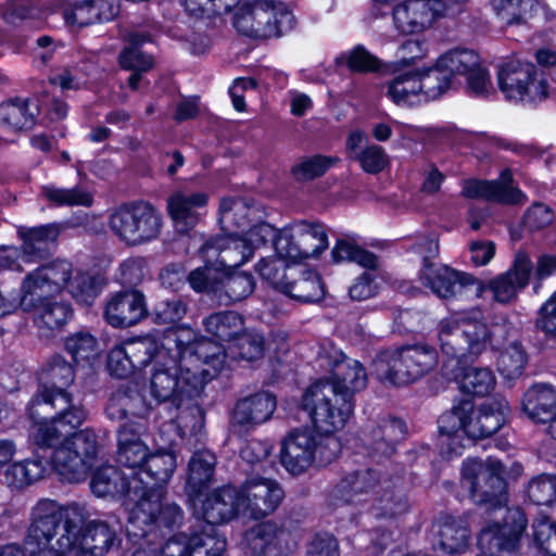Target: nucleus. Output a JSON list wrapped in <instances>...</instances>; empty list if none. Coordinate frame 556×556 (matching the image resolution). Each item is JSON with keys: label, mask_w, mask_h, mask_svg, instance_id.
Masks as SVG:
<instances>
[{"label": "nucleus", "mask_w": 556, "mask_h": 556, "mask_svg": "<svg viewBox=\"0 0 556 556\" xmlns=\"http://www.w3.org/2000/svg\"><path fill=\"white\" fill-rule=\"evenodd\" d=\"M151 369L149 390L159 401L173 402L200 395L204 384L224 367L223 349L198 338L189 327L169 331Z\"/></svg>", "instance_id": "1"}, {"label": "nucleus", "mask_w": 556, "mask_h": 556, "mask_svg": "<svg viewBox=\"0 0 556 556\" xmlns=\"http://www.w3.org/2000/svg\"><path fill=\"white\" fill-rule=\"evenodd\" d=\"M460 485L477 505L486 506L488 520L478 535L479 556H508L519 546L527 519L518 508L506 506V483L501 462L467 458Z\"/></svg>", "instance_id": "2"}, {"label": "nucleus", "mask_w": 556, "mask_h": 556, "mask_svg": "<svg viewBox=\"0 0 556 556\" xmlns=\"http://www.w3.org/2000/svg\"><path fill=\"white\" fill-rule=\"evenodd\" d=\"M88 518L85 505L40 500L34 536L45 544L52 538L54 554L47 556H105L115 543L116 532L106 522H87Z\"/></svg>", "instance_id": "3"}, {"label": "nucleus", "mask_w": 556, "mask_h": 556, "mask_svg": "<svg viewBox=\"0 0 556 556\" xmlns=\"http://www.w3.org/2000/svg\"><path fill=\"white\" fill-rule=\"evenodd\" d=\"M163 445L154 451H150L141 470L138 473H144L155 485L149 486L141 478L139 498L137 504L130 509L128 515L127 533L134 538L146 539L149 535L161 530L163 527L172 529L180 522L182 514L180 508L173 503L164 501L163 486L170 480L177 466V457L174 450L161 438Z\"/></svg>", "instance_id": "4"}, {"label": "nucleus", "mask_w": 556, "mask_h": 556, "mask_svg": "<svg viewBox=\"0 0 556 556\" xmlns=\"http://www.w3.org/2000/svg\"><path fill=\"white\" fill-rule=\"evenodd\" d=\"M98 455L97 434L85 430L54 450L36 445L33 458L14 462L7 467L4 482L11 489L22 490L43 478L50 470H54L67 482H79L86 479L96 465Z\"/></svg>", "instance_id": "5"}, {"label": "nucleus", "mask_w": 556, "mask_h": 556, "mask_svg": "<svg viewBox=\"0 0 556 556\" xmlns=\"http://www.w3.org/2000/svg\"><path fill=\"white\" fill-rule=\"evenodd\" d=\"M250 212L251 208L241 199L222 201L219 224L225 233L212 238L201 248L203 257H206L208 263L214 261L216 269L236 270L274 238L276 229L271 225L267 223L251 225L248 218Z\"/></svg>", "instance_id": "6"}, {"label": "nucleus", "mask_w": 556, "mask_h": 556, "mask_svg": "<svg viewBox=\"0 0 556 556\" xmlns=\"http://www.w3.org/2000/svg\"><path fill=\"white\" fill-rule=\"evenodd\" d=\"M509 406L505 399L495 397L477 409L462 401L442 414L438 420L442 454L452 458L462 454L466 439H483L496 433L507 421Z\"/></svg>", "instance_id": "7"}, {"label": "nucleus", "mask_w": 556, "mask_h": 556, "mask_svg": "<svg viewBox=\"0 0 556 556\" xmlns=\"http://www.w3.org/2000/svg\"><path fill=\"white\" fill-rule=\"evenodd\" d=\"M29 416L34 419L30 431L35 445L56 448L74 435L89 430L78 429L88 418V410L80 402H75L66 391H43L36 394L28 406ZM94 434L96 432L90 429Z\"/></svg>", "instance_id": "8"}, {"label": "nucleus", "mask_w": 556, "mask_h": 556, "mask_svg": "<svg viewBox=\"0 0 556 556\" xmlns=\"http://www.w3.org/2000/svg\"><path fill=\"white\" fill-rule=\"evenodd\" d=\"M338 437H321L307 428L290 431L280 444V463L292 476L333 462L341 452Z\"/></svg>", "instance_id": "9"}, {"label": "nucleus", "mask_w": 556, "mask_h": 556, "mask_svg": "<svg viewBox=\"0 0 556 556\" xmlns=\"http://www.w3.org/2000/svg\"><path fill=\"white\" fill-rule=\"evenodd\" d=\"M337 388L318 379L302 395L301 408L321 437H337L353 413L351 399L337 392Z\"/></svg>", "instance_id": "10"}, {"label": "nucleus", "mask_w": 556, "mask_h": 556, "mask_svg": "<svg viewBox=\"0 0 556 556\" xmlns=\"http://www.w3.org/2000/svg\"><path fill=\"white\" fill-rule=\"evenodd\" d=\"M498 328L489 329L481 311L472 309L456 313L443 318L438 326V338L444 355L453 362L459 359L468 351L478 354L490 341Z\"/></svg>", "instance_id": "11"}, {"label": "nucleus", "mask_w": 556, "mask_h": 556, "mask_svg": "<svg viewBox=\"0 0 556 556\" xmlns=\"http://www.w3.org/2000/svg\"><path fill=\"white\" fill-rule=\"evenodd\" d=\"M108 227L123 244L139 247L153 242L160 237L163 216L148 202H128L110 212Z\"/></svg>", "instance_id": "12"}, {"label": "nucleus", "mask_w": 556, "mask_h": 556, "mask_svg": "<svg viewBox=\"0 0 556 556\" xmlns=\"http://www.w3.org/2000/svg\"><path fill=\"white\" fill-rule=\"evenodd\" d=\"M438 363L437 351L428 345H406L380 353L372 364V374L394 386L412 383Z\"/></svg>", "instance_id": "13"}, {"label": "nucleus", "mask_w": 556, "mask_h": 556, "mask_svg": "<svg viewBox=\"0 0 556 556\" xmlns=\"http://www.w3.org/2000/svg\"><path fill=\"white\" fill-rule=\"evenodd\" d=\"M497 85L505 99L536 103L548 97V84L536 66L518 56L504 60L497 68Z\"/></svg>", "instance_id": "14"}, {"label": "nucleus", "mask_w": 556, "mask_h": 556, "mask_svg": "<svg viewBox=\"0 0 556 556\" xmlns=\"http://www.w3.org/2000/svg\"><path fill=\"white\" fill-rule=\"evenodd\" d=\"M387 4L395 2L392 20L395 29L405 35L420 34L429 29L439 18L462 11L457 0H374Z\"/></svg>", "instance_id": "15"}, {"label": "nucleus", "mask_w": 556, "mask_h": 556, "mask_svg": "<svg viewBox=\"0 0 556 556\" xmlns=\"http://www.w3.org/2000/svg\"><path fill=\"white\" fill-rule=\"evenodd\" d=\"M275 252L290 263L316 257L328 248V235L321 224L300 222L276 229Z\"/></svg>", "instance_id": "16"}, {"label": "nucleus", "mask_w": 556, "mask_h": 556, "mask_svg": "<svg viewBox=\"0 0 556 556\" xmlns=\"http://www.w3.org/2000/svg\"><path fill=\"white\" fill-rule=\"evenodd\" d=\"M70 273L71 263L67 261H56L28 273L16 296L20 308L24 312L39 309L46 301L61 292Z\"/></svg>", "instance_id": "17"}, {"label": "nucleus", "mask_w": 556, "mask_h": 556, "mask_svg": "<svg viewBox=\"0 0 556 556\" xmlns=\"http://www.w3.org/2000/svg\"><path fill=\"white\" fill-rule=\"evenodd\" d=\"M285 493L278 482L267 478L252 477L237 490L241 515L261 519L274 513L283 500Z\"/></svg>", "instance_id": "18"}, {"label": "nucleus", "mask_w": 556, "mask_h": 556, "mask_svg": "<svg viewBox=\"0 0 556 556\" xmlns=\"http://www.w3.org/2000/svg\"><path fill=\"white\" fill-rule=\"evenodd\" d=\"M420 282L442 299H451L469 292L480 294L483 286L471 275L456 271L448 266L425 262L419 270Z\"/></svg>", "instance_id": "19"}, {"label": "nucleus", "mask_w": 556, "mask_h": 556, "mask_svg": "<svg viewBox=\"0 0 556 556\" xmlns=\"http://www.w3.org/2000/svg\"><path fill=\"white\" fill-rule=\"evenodd\" d=\"M455 78L465 79L466 91L471 97L486 98L494 93V85L488 67L482 63L480 55L470 49H454Z\"/></svg>", "instance_id": "20"}, {"label": "nucleus", "mask_w": 556, "mask_h": 556, "mask_svg": "<svg viewBox=\"0 0 556 556\" xmlns=\"http://www.w3.org/2000/svg\"><path fill=\"white\" fill-rule=\"evenodd\" d=\"M243 545L251 556H287L293 542L288 531L273 521H267L248 530Z\"/></svg>", "instance_id": "21"}, {"label": "nucleus", "mask_w": 556, "mask_h": 556, "mask_svg": "<svg viewBox=\"0 0 556 556\" xmlns=\"http://www.w3.org/2000/svg\"><path fill=\"white\" fill-rule=\"evenodd\" d=\"M321 361L326 362L331 370L329 378L321 379L338 387L337 392L340 394L351 399L353 393L366 387L367 372L358 361L345 356L339 350H332L329 354L323 355Z\"/></svg>", "instance_id": "22"}, {"label": "nucleus", "mask_w": 556, "mask_h": 556, "mask_svg": "<svg viewBox=\"0 0 556 556\" xmlns=\"http://www.w3.org/2000/svg\"><path fill=\"white\" fill-rule=\"evenodd\" d=\"M194 397L184 399L176 402L177 416L175 419L161 425L159 435L165 437V441L170 445H178L187 438L198 435L204 426V415L201 406L193 401Z\"/></svg>", "instance_id": "23"}, {"label": "nucleus", "mask_w": 556, "mask_h": 556, "mask_svg": "<svg viewBox=\"0 0 556 556\" xmlns=\"http://www.w3.org/2000/svg\"><path fill=\"white\" fill-rule=\"evenodd\" d=\"M226 540L216 536L214 529L210 533H178L169 538L161 549L160 556H224Z\"/></svg>", "instance_id": "24"}, {"label": "nucleus", "mask_w": 556, "mask_h": 556, "mask_svg": "<svg viewBox=\"0 0 556 556\" xmlns=\"http://www.w3.org/2000/svg\"><path fill=\"white\" fill-rule=\"evenodd\" d=\"M141 481L136 477L126 479L125 475H121L119 470L111 465L98 468L90 481V488L94 495L99 497L125 495L124 505L130 509L137 504Z\"/></svg>", "instance_id": "25"}, {"label": "nucleus", "mask_w": 556, "mask_h": 556, "mask_svg": "<svg viewBox=\"0 0 556 556\" xmlns=\"http://www.w3.org/2000/svg\"><path fill=\"white\" fill-rule=\"evenodd\" d=\"M531 271L532 262L530 257L523 252H518L509 270L490 280L488 285L480 282L483 290L480 294L472 293L476 296H482L485 291H491L496 302L509 303L528 285Z\"/></svg>", "instance_id": "26"}, {"label": "nucleus", "mask_w": 556, "mask_h": 556, "mask_svg": "<svg viewBox=\"0 0 556 556\" xmlns=\"http://www.w3.org/2000/svg\"><path fill=\"white\" fill-rule=\"evenodd\" d=\"M144 295L138 290L111 294L104 306V319L114 328H128L147 316Z\"/></svg>", "instance_id": "27"}, {"label": "nucleus", "mask_w": 556, "mask_h": 556, "mask_svg": "<svg viewBox=\"0 0 556 556\" xmlns=\"http://www.w3.org/2000/svg\"><path fill=\"white\" fill-rule=\"evenodd\" d=\"M453 58L454 49L440 55L431 66L415 68L424 101L437 100L460 85V80L455 78L454 65L451 63Z\"/></svg>", "instance_id": "28"}, {"label": "nucleus", "mask_w": 556, "mask_h": 556, "mask_svg": "<svg viewBox=\"0 0 556 556\" xmlns=\"http://www.w3.org/2000/svg\"><path fill=\"white\" fill-rule=\"evenodd\" d=\"M193 501L200 502V514L205 526H203L201 533H210V528L214 529L217 534L216 525L224 523L230 520L235 515L240 514L238 506L237 489L232 486H225L217 489L210 493L205 500L193 497Z\"/></svg>", "instance_id": "29"}, {"label": "nucleus", "mask_w": 556, "mask_h": 556, "mask_svg": "<svg viewBox=\"0 0 556 556\" xmlns=\"http://www.w3.org/2000/svg\"><path fill=\"white\" fill-rule=\"evenodd\" d=\"M112 0H81L71 2L60 0L55 3V13L60 14L71 27H84L96 22L109 21L115 15Z\"/></svg>", "instance_id": "30"}, {"label": "nucleus", "mask_w": 556, "mask_h": 556, "mask_svg": "<svg viewBox=\"0 0 556 556\" xmlns=\"http://www.w3.org/2000/svg\"><path fill=\"white\" fill-rule=\"evenodd\" d=\"M463 194L470 199H485L506 204H519L526 200L523 192L513 186L511 173L508 169L503 170L497 180L465 181Z\"/></svg>", "instance_id": "31"}, {"label": "nucleus", "mask_w": 556, "mask_h": 556, "mask_svg": "<svg viewBox=\"0 0 556 556\" xmlns=\"http://www.w3.org/2000/svg\"><path fill=\"white\" fill-rule=\"evenodd\" d=\"M522 410L534 422L547 424L548 435L556 440V390L553 387H531L522 397Z\"/></svg>", "instance_id": "32"}, {"label": "nucleus", "mask_w": 556, "mask_h": 556, "mask_svg": "<svg viewBox=\"0 0 556 556\" xmlns=\"http://www.w3.org/2000/svg\"><path fill=\"white\" fill-rule=\"evenodd\" d=\"M258 39L279 37L290 31L294 15L289 7L276 0H255Z\"/></svg>", "instance_id": "33"}, {"label": "nucleus", "mask_w": 556, "mask_h": 556, "mask_svg": "<svg viewBox=\"0 0 556 556\" xmlns=\"http://www.w3.org/2000/svg\"><path fill=\"white\" fill-rule=\"evenodd\" d=\"M276 397L269 392H258L239 400L232 410L231 421L245 430L269 420L276 410Z\"/></svg>", "instance_id": "34"}, {"label": "nucleus", "mask_w": 556, "mask_h": 556, "mask_svg": "<svg viewBox=\"0 0 556 556\" xmlns=\"http://www.w3.org/2000/svg\"><path fill=\"white\" fill-rule=\"evenodd\" d=\"M146 431L143 422H125L117 431V460L129 469L141 470L150 450L142 440Z\"/></svg>", "instance_id": "35"}, {"label": "nucleus", "mask_w": 556, "mask_h": 556, "mask_svg": "<svg viewBox=\"0 0 556 556\" xmlns=\"http://www.w3.org/2000/svg\"><path fill=\"white\" fill-rule=\"evenodd\" d=\"M345 146L349 156L356 160L362 169L368 174L381 173L390 165L386 150L381 146L369 143L363 130L351 131Z\"/></svg>", "instance_id": "36"}, {"label": "nucleus", "mask_w": 556, "mask_h": 556, "mask_svg": "<svg viewBox=\"0 0 556 556\" xmlns=\"http://www.w3.org/2000/svg\"><path fill=\"white\" fill-rule=\"evenodd\" d=\"M207 203L204 192L179 190L167 199V211L177 228L185 231L200 219V210Z\"/></svg>", "instance_id": "37"}, {"label": "nucleus", "mask_w": 556, "mask_h": 556, "mask_svg": "<svg viewBox=\"0 0 556 556\" xmlns=\"http://www.w3.org/2000/svg\"><path fill=\"white\" fill-rule=\"evenodd\" d=\"M495 15L506 25H527L547 17L543 0H491Z\"/></svg>", "instance_id": "38"}, {"label": "nucleus", "mask_w": 556, "mask_h": 556, "mask_svg": "<svg viewBox=\"0 0 556 556\" xmlns=\"http://www.w3.org/2000/svg\"><path fill=\"white\" fill-rule=\"evenodd\" d=\"M150 410L149 405L135 391L118 389L113 392L108 401L105 413L112 421L136 424L143 422Z\"/></svg>", "instance_id": "39"}, {"label": "nucleus", "mask_w": 556, "mask_h": 556, "mask_svg": "<svg viewBox=\"0 0 556 556\" xmlns=\"http://www.w3.org/2000/svg\"><path fill=\"white\" fill-rule=\"evenodd\" d=\"M459 363L456 358L451 362L448 358L443 364V371L447 377L454 378L458 381L459 388L464 393L483 396L492 391L495 387V376L489 368L468 367L465 368L462 375L456 372Z\"/></svg>", "instance_id": "40"}, {"label": "nucleus", "mask_w": 556, "mask_h": 556, "mask_svg": "<svg viewBox=\"0 0 556 556\" xmlns=\"http://www.w3.org/2000/svg\"><path fill=\"white\" fill-rule=\"evenodd\" d=\"M20 237L23 240L22 261L23 263H35L43 258L56 240L59 229L55 225H43L29 229H20Z\"/></svg>", "instance_id": "41"}, {"label": "nucleus", "mask_w": 556, "mask_h": 556, "mask_svg": "<svg viewBox=\"0 0 556 556\" xmlns=\"http://www.w3.org/2000/svg\"><path fill=\"white\" fill-rule=\"evenodd\" d=\"M384 89L386 96L399 106H412L424 101L415 68L396 74Z\"/></svg>", "instance_id": "42"}, {"label": "nucleus", "mask_w": 556, "mask_h": 556, "mask_svg": "<svg viewBox=\"0 0 556 556\" xmlns=\"http://www.w3.org/2000/svg\"><path fill=\"white\" fill-rule=\"evenodd\" d=\"M216 458L210 451L193 454L188 466L187 490L192 497H199L202 489L207 485L214 475Z\"/></svg>", "instance_id": "43"}, {"label": "nucleus", "mask_w": 556, "mask_h": 556, "mask_svg": "<svg viewBox=\"0 0 556 556\" xmlns=\"http://www.w3.org/2000/svg\"><path fill=\"white\" fill-rule=\"evenodd\" d=\"M298 271L296 269L292 280H287L286 290H282V293L301 302L321 300L325 291L319 275L311 269L302 270L300 275Z\"/></svg>", "instance_id": "44"}, {"label": "nucleus", "mask_w": 556, "mask_h": 556, "mask_svg": "<svg viewBox=\"0 0 556 556\" xmlns=\"http://www.w3.org/2000/svg\"><path fill=\"white\" fill-rule=\"evenodd\" d=\"M172 330L173 329L165 331L161 337L150 334L123 341L132 363L134 371L150 363H152V365L156 363V354H160L162 351L164 337Z\"/></svg>", "instance_id": "45"}, {"label": "nucleus", "mask_w": 556, "mask_h": 556, "mask_svg": "<svg viewBox=\"0 0 556 556\" xmlns=\"http://www.w3.org/2000/svg\"><path fill=\"white\" fill-rule=\"evenodd\" d=\"M440 548L448 554L463 553L469 545L470 532L460 518H445L438 530Z\"/></svg>", "instance_id": "46"}, {"label": "nucleus", "mask_w": 556, "mask_h": 556, "mask_svg": "<svg viewBox=\"0 0 556 556\" xmlns=\"http://www.w3.org/2000/svg\"><path fill=\"white\" fill-rule=\"evenodd\" d=\"M64 346L77 366L92 367L100 357V345L89 332L78 331L65 339Z\"/></svg>", "instance_id": "47"}, {"label": "nucleus", "mask_w": 556, "mask_h": 556, "mask_svg": "<svg viewBox=\"0 0 556 556\" xmlns=\"http://www.w3.org/2000/svg\"><path fill=\"white\" fill-rule=\"evenodd\" d=\"M203 326L214 338L230 344L243 331V319L235 312H218L207 316Z\"/></svg>", "instance_id": "48"}, {"label": "nucleus", "mask_w": 556, "mask_h": 556, "mask_svg": "<svg viewBox=\"0 0 556 556\" xmlns=\"http://www.w3.org/2000/svg\"><path fill=\"white\" fill-rule=\"evenodd\" d=\"M65 286L77 303L90 305L102 290L103 278L89 271H76L72 276L71 271Z\"/></svg>", "instance_id": "49"}, {"label": "nucleus", "mask_w": 556, "mask_h": 556, "mask_svg": "<svg viewBox=\"0 0 556 556\" xmlns=\"http://www.w3.org/2000/svg\"><path fill=\"white\" fill-rule=\"evenodd\" d=\"M331 256L337 263L354 262L367 269H375L378 264L376 255L364 250L352 236L338 239L331 250Z\"/></svg>", "instance_id": "50"}, {"label": "nucleus", "mask_w": 556, "mask_h": 556, "mask_svg": "<svg viewBox=\"0 0 556 556\" xmlns=\"http://www.w3.org/2000/svg\"><path fill=\"white\" fill-rule=\"evenodd\" d=\"M37 522V504L31 510V522L25 540V547L22 549L17 544H7L0 548V556H47L54 554L52 538H48V543H42L40 539L34 536V528Z\"/></svg>", "instance_id": "51"}, {"label": "nucleus", "mask_w": 556, "mask_h": 556, "mask_svg": "<svg viewBox=\"0 0 556 556\" xmlns=\"http://www.w3.org/2000/svg\"><path fill=\"white\" fill-rule=\"evenodd\" d=\"M211 342L213 343V341ZM214 344H216V342H214ZM217 345H219L225 353L224 362L226 361L227 353L233 358L238 357L252 362L263 355L264 338L261 333L255 331H242L227 349L220 343H217Z\"/></svg>", "instance_id": "52"}, {"label": "nucleus", "mask_w": 556, "mask_h": 556, "mask_svg": "<svg viewBox=\"0 0 556 556\" xmlns=\"http://www.w3.org/2000/svg\"><path fill=\"white\" fill-rule=\"evenodd\" d=\"M276 256L262 258L256 264V270L262 278L282 292L286 290L287 280L295 276L296 268L288 267L287 263L290 262L281 258L277 253Z\"/></svg>", "instance_id": "53"}, {"label": "nucleus", "mask_w": 556, "mask_h": 556, "mask_svg": "<svg viewBox=\"0 0 556 556\" xmlns=\"http://www.w3.org/2000/svg\"><path fill=\"white\" fill-rule=\"evenodd\" d=\"M223 280L220 291H225L226 301L238 302L249 296L254 290L253 277L245 273L236 274L235 270H220Z\"/></svg>", "instance_id": "54"}, {"label": "nucleus", "mask_w": 556, "mask_h": 556, "mask_svg": "<svg viewBox=\"0 0 556 556\" xmlns=\"http://www.w3.org/2000/svg\"><path fill=\"white\" fill-rule=\"evenodd\" d=\"M527 364V355L518 342H511L500 354L497 368L506 380H513L522 375Z\"/></svg>", "instance_id": "55"}, {"label": "nucleus", "mask_w": 556, "mask_h": 556, "mask_svg": "<svg viewBox=\"0 0 556 556\" xmlns=\"http://www.w3.org/2000/svg\"><path fill=\"white\" fill-rule=\"evenodd\" d=\"M42 195L53 205H81L90 206L92 204V194L79 187L75 188H58L54 186H45Z\"/></svg>", "instance_id": "56"}, {"label": "nucleus", "mask_w": 556, "mask_h": 556, "mask_svg": "<svg viewBox=\"0 0 556 556\" xmlns=\"http://www.w3.org/2000/svg\"><path fill=\"white\" fill-rule=\"evenodd\" d=\"M336 63L358 73L374 72L380 67L379 60L363 46L342 52L336 58Z\"/></svg>", "instance_id": "57"}, {"label": "nucleus", "mask_w": 556, "mask_h": 556, "mask_svg": "<svg viewBox=\"0 0 556 556\" xmlns=\"http://www.w3.org/2000/svg\"><path fill=\"white\" fill-rule=\"evenodd\" d=\"M0 122L18 129L29 127L34 122V111L30 110V103L18 100L0 104Z\"/></svg>", "instance_id": "58"}, {"label": "nucleus", "mask_w": 556, "mask_h": 556, "mask_svg": "<svg viewBox=\"0 0 556 556\" xmlns=\"http://www.w3.org/2000/svg\"><path fill=\"white\" fill-rule=\"evenodd\" d=\"M47 378L51 381L52 388H42L37 394H41L43 391L54 393L59 390L65 391L64 388L74 381L73 367L63 356L54 355L47 365Z\"/></svg>", "instance_id": "59"}, {"label": "nucleus", "mask_w": 556, "mask_h": 556, "mask_svg": "<svg viewBox=\"0 0 556 556\" xmlns=\"http://www.w3.org/2000/svg\"><path fill=\"white\" fill-rule=\"evenodd\" d=\"M36 313V323L39 327L49 329L59 328L66 324L72 317V308L68 304L52 302L51 299L45 302Z\"/></svg>", "instance_id": "60"}, {"label": "nucleus", "mask_w": 556, "mask_h": 556, "mask_svg": "<svg viewBox=\"0 0 556 556\" xmlns=\"http://www.w3.org/2000/svg\"><path fill=\"white\" fill-rule=\"evenodd\" d=\"M205 266L192 270L188 276L190 287L195 292H205L218 294L220 292V281L215 277L217 273L220 274V269H216L214 261L208 263V260L204 257Z\"/></svg>", "instance_id": "61"}, {"label": "nucleus", "mask_w": 556, "mask_h": 556, "mask_svg": "<svg viewBox=\"0 0 556 556\" xmlns=\"http://www.w3.org/2000/svg\"><path fill=\"white\" fill-rule=\"evenodd\" d=\"M375 486V475L371 471L356 472L345 478L340 485L344 500L349 503H359L362 494H367Z\"/></svg>", "instance_id": "62"}, {"label": "nucleus", "mask_w": 556, "mask_h": 556, "mask_svg": "<svg viewBox=\"0 0 556 556\" xmlns=\"http://www.w3.org/2000/svg\"><path fill=\"white\" fill-rule=\"evenodd\" d=\"M336 162V159L315 155L296 163L292 173L296 180L305 181L324 175Z\"/></svg>", "instance_id": "63"}, {"label": "nucleus", "mask_w": 556, "mask_h": 556, "mask_svg": "<svg viewBox=\"0 0 556 556\" xmlns=\"http://www.w3.org/2000/svg\"><path fill=\"white\" fill-rule=\"evenodd\" d=\"M528 496L536 505H548L556 500V477L542 475L528 485Z\"/></svg>", "instance_id": "64"}]
</instances>
